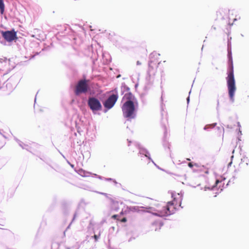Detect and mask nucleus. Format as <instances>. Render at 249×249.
<instances>
[{
  "label": "nucleus",
  "mask_w": 249,
  "mask_h": 249,
  "mask_svg": "<svg viewBox=\"0 0 249 249\" xmlns=\"http://www.w3.org/2000/svg\"><path fill=\"white\" fill-rule=\"evenodd\" d=\"M231 163H232V162H230V163H229V165H228V166L231 165Z\"/></svg>",
  "instance_id": "obj_22"
},
{
  "label": "nucleus",
  "mask_w": 249,
  "mask_h": 249,
  "mask_svg": "<svg viewBox=\"0 0 249 249\" xmlns=\"http://www.w3.org/2000/svg\"><path fill=\"white\" fill-rule=\"evenodd\" d=\"M103 195H104V196H107V194H104V193H102Z\"/></svg>",
  "instance_id": "obj_21"
},
{
  "label": "nucleus",
  "mask_w": 249,
  "mask_h": 249,
  "mask_svg": "<svg viewBox=\"0 0 249 249\" xmlns=\"http://www.w3.org/2000/svg\"><path fill=\"white\" fill-rule=\"evenodd\" d=\"M4 145H5V142H2L0 145V149L2 147H3Z\"/></svg>",
  "instance_id": "obj_18"
},
{
  "label": "nucleus",
  "mask_w": 249,
  "mask_h": 249,
  "mask_svg": "<svg viewBox=\"0 0 249 249\" xmlns=\"http://www.w3.org/2000/svg\"><path fill=\"white\" fill-rule=\"evenodd\" d=\"M122 111L124 116L128 119H132L135 117V106L133 101H127L125 102L122 107Z\"/></svg>",
  "instance_id": "obj_3"
},
{
  "label": "nucleus",
  "mask_w": 249,
  "mask_h": 249,
  "mask_svg": "<svg viewBox=\"0 0 249 249\" xmlns=\"http://www.w3.org/2000/svg\"><path fill=\"white\" fill-rule=\"evenodd\" d=\"M79 174L80 175H81L82 176H85V171H84L82 169H81V170H80L79 171Z\"/></svg>",
  "instance_id": "obj_16"
},
{
  "label": "nucleus",
  "mask_w": 249,
  "mask_h": 249,
  "mask_svg": "<svg viewBox=\"0 0 249 249\" xmlns=\"http://www.w3.org/2000/svg\"><path fill=\"white\" fill-rule=\"evenodd\" d=\"M220 182H221V181H219V180H218V179H217V180L215 181V184H214V185H213V187H215V186H217L218 184L219 183H220Z\"/></svg>",
  "instance_id": "obj_17"
},
{
  "label": "nucleus",
  "mask_w": 249,
  "mask_h": 249,
  "mask_svg": "<svg viewBox=\"0 0 249 249\" xmlns=\"http://www.w3.org/2000/svg\"><path fill=\"white\" fill-rule=\"evenodd\" d=\"M88 104L93 112L101 110L102 108L100 102L95 97H89L88 99Z\"/></svg>",
  "instance_id": "obj_5"
},
{
  "label": "nucleus",
  "mask_w": 249,
  "mask_h": 249,
  "mask_svg": "<svg viewBox=\"0 0 249 249\" xmlns=\"http://www.w3.org/2000/svg\"><path fill=\"white\" fill-rule=\"evenodd\" d=\"M118 205L119 203L118 202L113 201L111 205V209H112V210L118 211L119 210Z\"/></svg>",
  "instance_id": "obj_11"
},
{
  "label": "nucleus",
  "mask_w": 249,
  "mask_h": 249,
  "mask_svg": "<svg viewBox=\"0 0 249 249\" xmlns=\"http://www.w3.org/2000/svg\"><path fill=\"white\" fill-rule=\"evenodd\" d=\"M194 170L196 171H199L202 173L208 174L209 173V169H208V172L206 173L204 171V169H200L199 167H196V168H194Z\"/></svg>",
  "instance_id": "obj_13"
},
{
  "label": "nucleus",
  "mask_w": 249,
  "mask_h": 249,
  "mask_svg": "<svg viewBox=\"0 0 249 249\" xmlns=\"http://www.w3.org/2000/svg\"><path fill=\"white\" fill-rule=\"evenodd\" d=\"M230 64V71L227 77V86L228 89V93L230 100L234 101V96L236 90L235 81L233 74V66L232 64V60L231 55H229Z\"/></svg>",
  "instance_id": "obj_1"
},
{
  "label": "nucleus",
  "mask_w": 249,
  "mask_h": 249,
  "mask_svg": "<svg viewBox=\"0 0 249 249\" xmlns=\"http://www.w3.org/2000/svg\"><path fill=\"white\" fill-rule=\"evenodd\" d=\"M125 96L127 99L129 100L128 101H131V100L133 98V95L131 93L126 94Z\"/></svg>",
  "instance_id": "obj_14"
},
{
  "label": "nucleus",
  "mask_w": 249,
  "mask_h": 249,
  "mask_svg": "<svg viewBox=\"0 0 249 249\" xmlns=\"http://www.w3.org/2000/svg\"><path fill=\"white\" fill-rule=\"evenodd\" d=\"M1 34L4 39L7 42H12L17 39V32L14 30L12 31H1Z\"/></svg>",
  "instance_id": "obj_6"
},
{
  "label": "nucleus",
  "mask_w": 249,
  "mask_h": 249,
  "mask_svg": "<svg viewBox=\"0 0 249 249\" xmlns=\"http://www.w3.org/2000/svg\"><path fill=\"white\" fill-rule=\"evenodd\" d=\"M37 32H40L41 31H39V30H37Z\"/></svg>",
  "instance_id": "obj_23"
},
{
  "label": "nucleus",
  "mask_w": 249,
  "mask_h": 249,
  "mask_svg": "<svg viewBox=\"0 0 249 249\" xmlns=\"http://www.w3.org/2000/svg\"><path fill=\"white\" fill-rule=\"evenodd\" d=\"M118 96L117 95L112 94L110 95L104 102V107L108 109L111 108L115 105Z\"/></svg>",
  "instance_id": "obj_8"
},
{
  "label": "nucleus",
  "mask_w": 249,
  "mask_h": 249,
  "mask_svg": "<svg viewBox=\"0 0 249 249\" xmlns=\"http://www.w3.org/2000/svg\"><path fill=\"white\" fill-rule=\"evenodd\" d=\"M188 166L190 168H193V167H195V168H196V167H199L200 169H204V171L206 173L208 172V169L207 168L205 167L204 166H201V165H199L198 164L195 163H193L192 162H189L188 163Z\"/></svg>",
  "instance_id": "obj_10"
},
{
  "label": "nucleus",
  "mask_w": 249,
  "mask_h": 249,
  "mask_svg": "<svg viewBox=\"0 0 249 249\" xmlns=\"http://www.w3.org/2000/svg\"><path fill=\"white\" fill-rule=\"evenodd\" d=\"M124 214V213L122 211L118 214H114L112 215L111 218L113 219H115L117 221H120L122 223H125L127 221V219L126 217H122V216Z\"/></svg>",
  "instance_id": "obj_9"
},
{
  "label": "nucleus",
  "mask_w": 249,
  "mask_h": 249,
  "mask_svg": "<svg viewBox=\"0 0 249 249\" xmlns=\"http://www.w3.org/2000/svg\"><path fill=\"white\" fill-rule=\"evenodd\" d=\"M100 234H94L92 237L94 238L95 241H97L100 238Z\"/></svg>",
  "instance_id": "obj_15"
},
{
  "label": "nucleus",
  "mask_w": 249,
  "mask_h": 249,
  "mask_svg": "<svg viewBox=\"0 0 249 249\" xmlns=\"http://www.w3.org/2000/svg\"><path fill=\"white\" fill-rule=\"evenodd\" d=\"M89 81V80L86 79H82L78 81L74 89V93L76 95H79L82 93H86L88 91Z\"/></svg>",
  "instance_id": "obj_4"
},
{
  "label": "nucleus",
  "mask_w": 249,
  "mask_h": 249,
  "mask_svg": "<svg viewBox=\"0 0 249 249\" xmlns=\"http://www.w3.org/2000/svg\"><path fill=\"white\" fill-rule=\"evenodd\" d=\"M182 196L179 194L178 196L174 197V199L171 202H168L165 207L163 208V210L160 212V215L164 216L165 215H170L175 212L176 207L180 206Z\"/></svg>",
  "instance_id": "obj_2"
},
{
  "label": "nucleus",
  "mask_w": 249,
  "mask_h": 249,
  "mask_svg": "<svg viewBox=\"0 0 249 249\" xmlns=\"http://www.w3.org/2000/svg\"><path fill=\"white\" fill-rule=\"evenodd\" d=\"M159 62L155 59L151 60L148 64L147 73L149 76L154 75L156 72Z\"/></svg>",
  "instance_id": "obj_7"
},
{
  "label": "nucleus",
  "mask_w": 249,
  "mask_h": 249,
  "mask_svg": "<svg viewBox=\"0 0 249 249\" xmlns=\"http://www.w3.org/2000/svg\"><path fill=\"white\" fill-rule=\"evenodd\" d=\"M137 64L138 65H141V63L139 61H137Z\"/></svg>",
  "instance_id": "obj_19"
},
{
  "label": "nucleus",
  "mask_w": 249,
  "mask_h": 249,
  "mask_svg": "<svg viewBox=\"0 0 249 249\" xmlns=\"http://www.w3.org/2000/svg\"><path fill=\"white\" fill-rule=\"evenodd\" d=\"M157 226H158L159 228H160V227H161V225H160V224H159V225H157Z\"/></svg>",
  "instance_id": "obj_20"
},
{
  "label": "nucleus",
  "mask_w": 249,
  "mask_h": 249,
  "mask_svg": "<svg viewBox=\"0 0 249 249\" xmlns=\"http://www.w3.org/2000/svg\"><path fill=\"white\" fill-rule=\"evenodd\" d=\"M4 4L3 3V0H0V10L1 14H3L4 11Z\"/></svg>",
  "instance_id": "obj_12"
}]
</instances>
